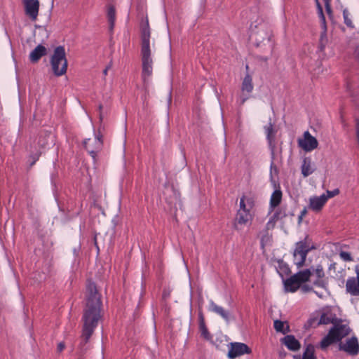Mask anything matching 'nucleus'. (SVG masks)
Returning <instances> with one entry per match:
<instances>
[{"label": "nucleus", "mask_w": 359, "mask_h": 359, "mask_svg": "<svg viewBox=\"0 0 359 359\" xmlns=\"http://www.w3.org/2000/svg\"><path fill=\"white\" fill-rule=\"evenodd\" d=\"M65 345L63 342H60L57 344V349L58 352H62L65 349Z\"/></svg>", "instance_id": "obj_40"}, {"label": "nucleus", "mask_w": 359, "mask_h": 359, "mask_svg": "<svg viewBox=\"0 0 359 359\" xmlns=\"http://www.w3.org/2000/svg\"><path fill=\"white\" fill-rule=\"evenodd\" d=\"M315 356V347L312 344H309L303 354L302 359H316Z\"/></svg>", "instance_id": "obj_29"}, {"label": "nucleus", "mask_w": 359, "mask_h": 359, "mask_svg": "<svg viewBox=\"0 0 359 359\" xmlns=\"http://www.w3.org/2000/svg\"><path fill=\"white\" fill-rule=\"evenodd\" d=\"M344 18V22L347 25H349L351 24V20L348 18V13L347 11L344 10L343 12Z\"/></svg>", "instance_id": "obj_39"}, {"label": "nucleus", "mask_w": 359, "mask_h": 359, "mask_svg": "<svg viewBox=\"0 0 359 359\" xmlns=\"http://www.w3.org/2000/svg\"><path fill=\"white\" fill-rule=\"evenodd\" d=\"M252 219V215L249 211L238 210L236 222L238 224L245 225Z\"/></svg>", "instance_id": "obj_21"}, {"label": "nucleus", "mask_w": 359, "mask_h": 359, "mask_svg": "<svg viewBox=\"0 0 359 359\" xmlns=\"http://www.w3.org/2000/svg\"><path fill=\"white\" fill-rule=\"evenodd\" d=\"M199 319H200V324H199V328L200 331L201 332V335L207 339H209L210 338V333L208 330V328L206 327L205 325L204 318L203 314L199 315Z\"/></svg>", "instance_id": "obj_28"}, {"label": "nucleus", "mask_w": 359, "mask_h": 359, "mask_svg": "<svg viewBox=\"0 0 359 359\" xmlns=\"http://www.w3.org/2000/svg\"><path fill=\"white\" fill-rule=\"evenodd\" d=\"M251 352V349L247 344L239 342H232L229 344V351L227 356L230 359H233L244 354H250Z\"/></svg>", "instance_id": "obj_10"}, {"label": "nucleus", "mask_w": 359, "mask_h": 359, "mask_svg": "<svg viewBox=\"0 0 359 359\" xmlns=\"http://www.w3.org/2000/svg\"><path fill=\"white\" fill-rule=\"evenodd\" d=\"M346 292L353 296H359V278L351 277L346 280Z\"/></svg>", "instance_id": "obj_18"}, {"label": "nucleus", "mask_w": 359, "mask_h": 359, "mask_svg": "<svg viewBox=\"0 0 359 359\" xmlns=\"http://www.w3.org/2000/svg\"><path fill=\"white\" fill-rule=\"evenodd\" d=\"M313 273L316 279L313 282V285L323 289H326L327 282L325 278V272L321 265H318L313 270Z\"/></svg>", "instance_id": "obj_16"}, {"label": "nucleus", "mask_w": 359, "mask_h": 359, "mask_svg": "<svg viewBox=\"0 0 359 359\" xmlns=\"http://www.w3.org/2000/svg\"><path fill=\"white\" fill-rule=\"evenodd\" d=\"M39 156H40V154H36L35 155V156L34 157V161H33V162L32 163V165H33V164L35 163V161H36V160H38V159H39Z\"/></svg>", "instance_id": "obj_44"}, {"label": "nucleus", "mask_w": 359, "mask_h": 359, "mask_svg": "<svg viewBox=\"0 0 359 359\" xmlns=\"http://www.w3.org/2000/svg\"><path fill=\"white\" fill-rule=\"evenodd\" d=\"M287 348L292 351H298L300 348V343L293 335H287L281 339Z\"/></svg>", "instance_id": "obj_20"}, {"label": "nucleus", "mask_w": 359, "mask_h": 359, "mask_svg": "<svg viewBox=\"0 0 359 359\" xmlns=\"http://www.w3.org/2000/svg\"><path fill=\"white\" fill-rule=\"evenodd\" d=\"M25 14L32 20H36L40 3L39 0H22Z\"/></svg>", "instance_id": "obj_12"}, {"label": "nucleus", "mask_w": 359, "mask_h": 359, "mask_svg": "<svg viewBox=\"0 0 359 359\" xmlns=\"http://www.w3.org/2000/svg\"><path fill=\"white\" fill-rule=\"evenodd\" d=\"M41 31L43 32V34H46V36H48L47 31L46 29L42 28Z\"/></svg>", "instance_id": "obj_48"}, {"label": "nucleus", "mask_w": 359, "mask_h": 359, "mask_svg": "<svg viewBox=\"0 0 359 359\" xmlns=\"http://www.w3.org/2000/svg\"><path fill=\"white\" fill-rule=\"evenodd\" d=\"M110 66H107L103 71V74L106 76L107 74L108 70L109 69Z\"/></svg>", "instance_id": "obj_45"}, {"label": "nucleus", "mask_w": 359, "mask_h": 359, "mask_svg": "<svg viewBox=\"0 0 359 359\" xmlns=\"http://www.w3.org/2000/svg\"><path fill=\"white\" fill-rule=\"evenodd\" d=\"M332 270H333V271L336 270V263H332L329 266V271H332Z\"/></svg>", "instance_id": "obj_41"}, {"label": "nucleus", "mask_w": 359, "mask_h": 359, "mask_svg": "<svg viewBox=\"0 0 359 359\" xmlns=\"http://www.w3.org/2000/svg\"><path fill=\"white\" fill-rule=\"evenodd\" d=\"M101 300L95 285L88 281L86 287V303L83 316L82 337L88 341L101 318Z\"/></svg>", "instance_id": "obj_1"}, {"label": "nucleus", "mask_w": 359, "mask_h": 359, "mask_svg": "<svg viewBox=\"0 0 359 359\" xmlns=\"http://www.w3.org/2000/svg\"><path fill=\"white\" fill-rule=\"evenodd\" d=\"M151 46H154V41H151V30L147 18L140 27V56L151 55Z\"/></svg>", "instance_id": "obj_5"}, {"label": "nucleus", "mask_w": 359, "mask_h": 359, "mask_svg": "<svg viewBox=\"0 0 359 359\" xmlns=\"http://www.w3.org/2000/svg\"><path fill=\"white\" fill-rule=\"evenodd\" d=\"M316 7H317L318 15V16L320 18V20L321 27L323 29V32L321 33L320 39V49L323 50L325 48L327 41V36H326L327 25H326L325 17L323 13V10L322 6L320 5V4H318V6H316Z\"/></svg>", "instance_id": "obj_14"}, {"label": "nucleus", "mask_w": 359, "mask_h": 359, "mask_svg": "<svg viewBox=\"0 0 359 359\" xmlns=\"http://www.w3.org/2000/svg\"><path fill=\"white\" fill-rule=\"evenodd\" d=\"M253 207V201L251 198L243 196L240 201V208L238 210H244L250 212Z\"/></svg>", "instance_id": "obj_26"}, {"label": "nucleus", "mask_w": 359, "mask_h": 359, "mask_svg": "<svg viewBox=\"0 0 359 359\" xmlns=\"http://www.w3.org/2000/svg\"><path fill=\"white\" fill-rule=\"evenodd\" d=\"M298 146L304 151L308 152L316 149L318 145V140L312 136L309 131H305L302 137L297 140Z\"/></svg>", "instance_id": "obj_8"}, {"label": "nucleus", "mask_w": 359, "mask_h": 359, "mask_svg": "<svg viewBox=\"0 0 359 359\" xmlns=\"http://www.w3.org/2000/svg\"><path fill=\"white\" fill-rule=\"evenodd\" d=\"M299 288L304 292H309L313 291V287L306 283L302 284Z\"/></svg>", "instance_id": "obj_37"}, {"label": "nucleus", "mask_w": 359, "mask_h": 359, "mask_svg": "<svg viewBox=\"0 0 359 359\" xmlns=\"http://www.w3.org/2000/svg\"><path fill=\"white\" fill-rule=\"evenodd\" d=\"M302 174L304 177L311 175L314 169L312 167L311 160L309 158H304L301 166Z\"/></svg>", "instance_id": "obj_22"}, {"label": "nucleus", "mask_w": 359, "mask_h": 359, "mask_svg": "<svg viewBox=\"0 0 359 359\" xmlns=\"http://www.w3.org/2000/svg\"><path fill=\"white\" fill-rule=\"evenodd\" d=\"M47 54V48L42 46L38 45L29 54V60L32 62H37L41 57Z\"/></svg>", "instance_id": "obj_19"}, {"label": "nucleus", "mask_w": 359, "mask_h": 359, "mask_svg": "<svg viewBox=\"0 0 359 359\" xmlns=\"http://www.w3.org/2000/svg\"><path fill=\"white\" fill-rule=\"evenodd\" d=\"M286 216L285 210L283 208L278 210L272 216L275 219L280 220Z\"/></svg>", "instance_id": "obj_33"}, {"label": "nucleus", "mask_w": 359, "mask_h": 359, "mask_svg": "<svg viewBox=\"0 0 359 359\" xmlns=\"http://www.w3.org/2000/svg\"><path fill=\"white\" fill-rule=\"evenodd\" d=\"M303 217H302V216L299 215V217H298V223H299V224H301V222H302Z\"/></svg>", "instance_id": "obj_47"}, {"label": "nucleus", "mask_w": 359, "mask_h": 359, "mask_svg": "<svg viewBox=\"0 0 359 359\" xmlns=\"http://www.w3.org/2000/svg\"><path fill=\"white\" fill-rule=\"evenodd\" d=\"M282 200V191L280 189L275 190L270 199V206L271 208L277 207Z\"/></svg>", "instance_id": "obj_25"}, {"label": "nucleus", "mask_w": 359, "mask_h": 359, "mask_svg": "<svg viewBox=\"0 0 359 359\" xmlns=\"http://www.w3.org/2000/svg\"><path fill=\"white\" fill-rule=\"evenodd\" d=\"M326 202L325 194L311 197L309 200V208L313 211L318 212L321 210Z\"/></svg>", "instance_id": "obj_17"}, {"label": "nucleus", "mask_w": 359, "mask_h": 359, "mask_svg": "<svg viewBox=\"0 0 359 359\" xmlns=\"http://www.w3.org/2000/svg\"><path fill=\"white\" fill-rule=\"evenodd\" d=\"M306 214H307V210H306V208H304V209L302 210V212H301V213H300V215H301L302 217H305Z\"/></svg>", "instance_id": "obj_42"}, {"label": "nucleus", "mask_w": 359, "mask_h": 359, "mask_svg": "<svg viewBox=\"0 0 359 359\" xmlns=\"http://www.w3.org/2000/svg\"><path fill=\"white\" fill-rule=\"evenodd\" d=\"M332 323H333V318H332V316L330 314L323 313L320 316L318 323L322 324V325H327V324Z\"/></svg>", "instance_id": "obj_31"}, {"label": "nucleus", "mask_w": 359, "mask_h": 359, "mask_svg": "<svg viewBox=\"0 0 359 359\" xmlns=\"http://www.w3.org/2000/svg\"><path fill=\"white\" fill-rule=\"evenodd\" d=\"M272 32L265 23H260L257 31H253L252 37L257 46L270 41L272 37Z\"/></svg>", "instance_id": "obj_7"}, {"label": "nucleus", "mask_w": 359, "mask_h": 359, "mask_svg": "<svg viewBox=\"0 0 359 359\" xmlns=\"http://www.w3.org/2000/svg\"><path fill=\"white\" fill-rule=\"evenodd\" d=\"M350 332L351 329L347 325L341 323L334 325L327 334L321 340L320 343V348L325 350L331 344L340 341L348 335Z\"/></svg>", "instance_id": "obj_2"}, {"label": "nucleus", "mask_w": 359, "mask_h": 359, "mask_svg": "<svg viewBox=\"0 0 359 359\" xmlns=\"http://www.w3.org/2000/svg\"><path fill=\"white\" fill-rule=\"evenodd\" d=\"M324 2H325L326 12L328 14V15L330 16V18H332V8H331V1H324Z\"/></svg>", "instance_id": "obj_36"}, {"label": "nucleus", "mask_w": 359, "mask_h": 359, "mask_svg": "<svg viewBox=\"0 0 359 359\" xmlns=\"http://www.w3.org/2000/svg\"><path fill=\"white\" fill-rule=\"evenodd\" d=\"M254 88L253 83H252V78L249 74H247L242 82L241 86V90H242V95L241 96V104H243L245 101L248 99V96L246 95L245 93H247L248 94H250L252 93V90Z\"/></svg>", "instance_id": "obj_15"}, {"label": "nucleus", "mask_w": 359, "mask_h": 359, "mask_svg": "<svg viewBox=\"0 0 359 359\" xmlns=\"http://www.w3.org/2000/svg\"><path fill=\"white\" fill-rule=\"evenodd\" d=\"M339 194V190L338 189H334L333 191H327V195H325L326 201L330 198H332Z\"/></svg>", "instance_id": "obj_34"}, {"label": "nucleus", "mask_w": 359, "mask_h": 359, "mask_svg": "<svg viewBox=\"0 0 359 359\" xmlns=\"http://www.w3.org/2000/svg\"><path fill=\"white\" fill-rule=\"evenodd\" d=\"M355 55L357 58L359 60V45L357 46L355 49Z\"/></svg>", "instance_id": "obj_46"}, {"label": "nucleus", "mask_w": 359, "mask_h": 359, "mask_svg": "<svg viewBox=\"0 0 359 359\" xmlns=\"http://www.w3.org/2000/svg\"><path fill=\"white\" fill-rule=\"evenodd\" d=\"M210 308L212 311L221 316L226 321H229V313L222 306H219L213 302H211Z\"/></svg>", "instance_id": "obj_24"}, {"label": "nucleus", "mask_w": 359, "mask_h": 359, "mask_svg": "<svg viewBox=\"0 0 359 359\" xmlns=\"http://www.w3.org/2000/svg\"><path fill=\"white\" fill-rule=\"evenodd\" d=\"M277 220L275 219L273 217L269 220L266 223V228L267 230L273 229L275 227L276 223Z\"/></svg>", "instance_id": "obj_35"}, {"label": "nucleus", "mask_w": 359, "mask_h": 359, "mask_svg": "<svg viewBox=\"0 0 359 359\" xmlns=\"http://www.w3.org/2000/svg\"><path fill=\"white\" fill-rule=\"evenodd\" d=\"M339 255V257L344 262H353V257L351 255V254L348 252L340 251Z\"/></svg>", "instance_id": "obj_32"}, {"label": "nucleus", "mask_w": 359, "mask_h": 359, "mask_svg": "<svg viewBox=\"0 0 359 359\" xmlns=\"http://www.w3.org/2000/svg\"><path fill=\"white\" fill-rule=\"evenodd\" d=\"M355 271L356 276L358 277V278H359V264H357L355 266Z\"/></svg>", "instance_id": "obj_43"}, {"label": "nucleus", "mask_w": 359, "mask_h": 359, "mask_svg": "<svg viewBox=\"0 0 359 359\" xmlns=\"http://www.w3.org/2000/svg\"><path fill=\"white\" fill-rule=\"evenodd\" d=\"M102 105H100V106H99V109H100V110H101V109H102Z\"/></svg>", "instance_id": "obj_51"}, {"label": "nucleus", "mask_w": 359, "mask_h": 359, "mask_svg": "<svg viewBox=\"0 0 359 359\" xmlns=\"http://www.w3.org/2000/svg\"><path fill=\"white\" fill-rule=\"evenodd\" d=\"M315 2H316V6H318V4H320L318 0H315Z\"/></svg>", "instance_id": "obj_50"}, {"label": "nucleus", "mask_w": 359, "mask_h": 359, "mask_svg": "<svg viewBox=\"0 0 359 359\" xmlns=\"http://www.w3.org/2000/svg\"><path fill=\"white\" fill-rule=\"evenodd\" d=\"M100 118L102 120V115L100 114Z\"/></svg>", "instance_id": "obj_53"}, {"label": "nucleus", "mask_w": 359, "mask_h": 359, "mask_svg": "<svg viewBox=\"0 0 359 359\" xmlns=\"http://www.w3.org/2000/svg\"><path fill=\"white\" fill-rule=\"evenodd\" d=\"M50 63L53 73L55 76H60L64 75L67 69V60L65 48L63 46H57L53 52Z\"/></svg>", "instance_id": "obj_3"}, {"label": "nucleus", "mask_w": 359, "mask_h": 359, "mask_svg": "<svg viewBox=\"0 0 359 359\" xmlns=\"http://www.w3.org/2000/svg\"><path fill=\"white\" fill-rule=\"evenodd\" d=\"M312 273L310 269H305L290 276L284 282L285 289L287 292L297 291L302 284L306 283L311 278Z\"/></svg>", "instance_id": "obj_4"}, {"label": "nucleus", "mask_w": 359, "mask_h": 359, "mask_svg": "<svg viewBox=\"0 0 359 359\" xmlns=\"http://www.w3.org/2000/svg\"><path fill=\"white\" fill-rule=\"evenodd\" d=\"M270 173H271V179H273V175H276L278 174V169L276 168V166L274 165L273 163H272L271 164V170H270Z\"/></svg>", "instance_id": "obj_38"}, {"label": "nucleus", "mask_w": 359, "mask_h": 359, "mask_svg": "<svg viewBox=\"0 0 359 359\" xmlns=\"http://www.w3.org/2000/svg\"><path fill=\"white\" fill-rule=\"evenodd\" d=\"M265 131L269 145L271 147L273 148L275 147V137L276 131L274 130L271 123H269L268 126H265Z\"/></svg>", "instance_id": "obj_23"}, {"label": "nucleus", "mask_w": 359, "mask_h": 359, "mask_svg": "<svg viewBox=\"0 0 359 359\" xmlns=\"http://www.w3.org/2000/svg\"><path fill=\"white\" fill-rule=\"evenodd\" d=\"M107 18L109 23V29H113L116 20V11L113 6H109L107 10Z\"/></svg>", "instance_id": "obj_27"}, {"label": "nucleus", "mask_w": 359, "mask_h": 359, "mask_svg": "<svg viewBox=\"0 0 359 359\" xmlns=\"http://www.w3.org/2000/svg\"><path fill=\"white\" fill-rule=\"evenodd\" d=\"M245 68H246V69L248 70V69H249L248 65H246Z\"/></svg>", "instance_id": "obj_52"}, {"label": "nucleus", "mask_w": 359, "mask_h": 359, "mask_svg": "<svg viewBox=\"0 0 359 359\" xmlns=\"http://www.w3.org/2000/svg\"><path fill=\"white\" fill-rule=\"evenodd\" d=\"M83 144L93 158L95 160L97 153L100 151L102 147V137L95 136L93 138L86 139Z\"/></svg>", "instance_id": "obj_11"}, {"label": "nucleus", "mask_w": 359, "mask_h": 359, "mask_svg": "<svg viewBox=\"0 0 359 359\" xmlns=\"http://www.w3.org/2000/svg\"><path fill=\"white\" fill-rule=\"evenodd\" d=\"M339 348L351 355H355L359 353V343L355 337L346 339L344 342H340Z\"/></svg>", "instance_id": "obj_13"}, {"label": "nucleus", "mask_w": 359, "mask_h": 359, "mask_svg": "<svg viewBox=\"0 0 359 359\" xmlns=\"http://www.w3.org/2000/svg\"><path fill=\"white\" fill-rule=\"evenodd\" d=\"M274 328L277 332H282L283 334H285L289 331V327L287 325L285 329V323L278 320L274 321Z\"/></svg>", "instance_id": "obj_30"}, {"label": "nucleus", "mask_w": 359, "mask_h": 359, "mask_svg": "<svg viewBox=\"0 0 359 359\" xmlns=\"http://www.w3.org/2000/svg\"><path fill=\"white\" fill-rule=\"evenodd\" d=\"M309 251V248L306 242L300 241L297 243L296 248L294 252V257L295 259V264L297 267L300 268L303 266Z\"/></svg>", "instance_id": "obj_9"}, {"label": "nucleus", "mask_w": 359, "mask_h": 359, "mask_svg": "<svg viewBox=\"0 0 359 359\" xmlns=\"http://www.w3.org/2000/svg\"><path fill=\"white\" fill-rule=\"evenodd\" d=\"M140 57L142 64L141 77L143 82V88L145 93H147L154 71V60L152 55L140 56Z\"/></svg>", "instance_id": "obj_6"}, {"label": "nucleus", "mask_w": 359, "mask_h": 359, "mask_svg": "<svg viewBox=\"0 0 359 359\" xmlns=\"http://www.w3.org/2000/svg\"><path fill=\"white\" fill-rule=\"evenodd\" d=\"M315 293L319 297H322L323 295L322 294H318L317 292L315 291Z\"/></svg>", "instance_id": "obj_49"}]
</instances>
